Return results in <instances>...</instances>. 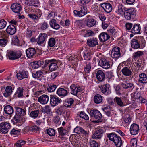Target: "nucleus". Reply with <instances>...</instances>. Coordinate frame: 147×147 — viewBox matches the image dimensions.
<instances>
[{"instance_id": "nucleus-36", "label": "nucleus", "mask_w": 147, "mask_h": 147, "mask_svg": "<svg viewBox=\"0 0 147 147\" xmlns=\"http://www.w3.org/2000/svg\"><path fill=\"white\" fill-rule=\"evenodd\" d=\"M12 92V87L10 86H7L5 88V92L3 93V95L5 97H7L11 94Z\"/></svg>"}, {"instance_id": "nucleus-64", "label": "nucleus", "mask_w": 147, "mask_h": 147, "mask_svg": "<svg viewBox=\"0 0 147 147\" xmlns=\"http://www.w3.org/2000/svg\"><path fill=\"white\" fill-rule=\"evenodd\" d=\"M130 145L131 147H136L137 146V140L136 138H134L131 140Z\"/></svg>"}, {"instance_id": "nucleus-33", "label": "nucleus", "mask_w": 147, "mask_h": 147, "mask_svg": "<svg viewBox=\"0 0 147 147\" xmlns=\"http://www.w3.org/2000/svg\"><path fill=\"white\" fill-rule=\"evenodd\" d=\"M74 131V132L79 134H83L86 135L87 134V132L80 127H77L75 128Z\"/></svg>"}, {"instance_id": "nucleus-12", "label": "nucleus", "mask_w": 147, "mask_h": 147, "mask_svg": "<svg viewBox=\"0 0 147 147\" xmlns=\"http://www.w3.org/2000/svg\"><path fill=\"white\" fill-rule=\"evenodd\" d=\"M98 65L105 69H108L110 67L109 61L104 58L100 59L99 61Z\"/></svg>"}, {"instance_id": "nucleus-44", "label": "nucleus", "mask_w": 147, "mask_h": 147, "mask_svg": "<svg viewBox=\"0 0 147 147\" xmlns=\"http://www.w3.org/2000/svg\"><path fill=\"white\" fill-rule=\"evenodd\" d=\"M24 91L23 88L22 87L18 88L15 95L18 97H20L23 96V93Z\"/></svg>"}, {"instance_id": "nucleus-43", "label": "nucleus", "mask_w": 147, "mask_h": 147, "mask_svg": "<svg viewBox=\"0 0 147 147\" xmlns=\"http://www.w3.org/2000/svg\"><path fill=\"white\" fill-rule=\"evenodd\" d=\"M54 62H56V63H53L50 64L49 69L51 72L56 70L58 68L57 65V61Z\"/></svg>"}, {"instance_id": "nucleus-24", "label": "nucleus", "mask_w": 147, "mask_h": 147, "mask_svg": "<svg viewBox=\"0 0 147 147\" xmlns=\"http://www.w3.org/2000/svg\"><path fill=\"white\" fill-rule=\"evenodd\" d=\"M110 38V36L107 33L103 32L99 36L100 40L102 42H104Z\"/></svg>"}, {"instance_id": "nucleus-4", "label": "nucleus", "mask_w": 147, "mask_h": 147, "mask_svg": "<svg viewBox=\"0 0 147 147\" xmlns=\"http://www.w3.org/2000/svg\"><path fill=\"white\" fill-rule=\"evenodd\" d=\"M141 42H142V45L141 44L140 42H139L138 39L136 38H134L132 39L131 42V46L132 48L134 49H138L140 47L141 45L142 46H144L145 43V40L144 39L141 40Z\"/></svg>"}, {"instance_id": "nucleus-49", "label": "nucleus", "mask_w": 147, "mask_h": 147, "mask_svg": "<svg viewBox=\"0 0 147 147\" xmlns=\"http://www.w3.org/2000/svg\"><path fill=\"white\" fill-rule=\"evenodd\" d=\"M56 43L55 39L53 38H50L48 41V46L50 47L54 46Z\"/></svg>"}, {"instance_id": "nucleus-56", "label": "nucleus", "mask_w": 147, "mask_h": 147, "mask_svg": "<svg viewBox=\"0 0 147 147\" xmlns=\"http://www.w3.org/2000/svg\"><path fill=\"white\" fill-rule=\"evenodd\" d=\"M47 133L50 136H53L55 135V130L52 128H50L46 130Z\"/></svg>"}, {"instance_id": "nucleus-22", "label": "nucleus", "mask_w": 147, "mask_h": 147, "mask_svg": "<svg viewBox=\"0 0 147 147\" xmlns=\"http://www.w3.org/2000/svg\"><path fill=\"white\" fill-rule=\"evenodd\" d=\"M26 53L28 58H31L36 53V51L34 48H29L26 50Z\"/></svg>"}, {"instance_id": "nucleus-6", "label": "nucleus", "mask_w": 147, "mask_h": 147, "mask_svg": "<svg viewBox=\"0 0 147 147\" xmlns=\"http://www.w3.org/2000/svg\"><path fill=\"white\" fill-rule=\"evenodd\" d=\"M124 17L127 20H130L131 18L133 19L135 16V11L133 8H130L126 10L124 13Z\"/></svg>"}, {"instance_id": "nucleus-16", "label": "nucleus", "mask_w": 147, "mask_h": 147, "mask_svg": "<svg viewBox=\"0 0 147 147\" xmlns=\"http://www.w3.org/2000/svg\"><path fill=\"white\" fill-rule=\"evenodd\" d=\"M105 132L104 129H100L97 130L92 135L93 138L100 139L103 135Z\"/></svg>"}, {"instance_id": "nucleus-32", "label": "nucleus", "mask_w": 147, "mask_h": 147, "mask_svg": "<svg viewBox=\"0 0 147 147\" xmlns=\"http://www.w3.org/2000/svg\"><path fill=\"white\" fill-rule=\"evenodd\" d=\"M65 107L64 105H62L56 109V113L58 115H61L64 114Z\"/></svg>"}, {"instance_id": "nucleus-17", "label": "nucleus", "mask_w": 147, "mask_h": 147, "mask_svg": "<svg viewBox=\"0 0 147 147\" xmlns=\"http://www.w3.org/2000/svg\"><path fill=\"white\" fill-rule=\"evenodd\" d=\"M11 8L14 12L18 13L22 10V7L19 3H14L12 5Z\"/></svg>"}, {"instance_id": "nucleus-29", "label": "nucleus", "mask_w": 147, "mask_h": 147, "mask_svg": "<svg viewBox=\"0 0 147 147\" xmlns=\"http://www.w3.org/2000/svg\"><path fill=\"white\" fill-rule=\"evenodd\" d=\"M5 113L8 115H11L13 113L14 109L12 106L10 105L6 106L4 109Z\"/></svg>"}, {"instance_id": "nucleus-2", "label": "nucleus", "mask_w": 147, "mask_h": 147, "mask_svg": "<svg viewBox=\"0 0 147 147\" xmlns=\"http://www.w3.org/2000/svg\"><path fill=\"white\" fill-rule=\"evenodd\" d=\"M21 51H15L11 50L7 51V55L9 59L11 60H15L19 58L21 56Z\"/></svg>"}, {"instance_id": "nucleus-1", "label": "nucleus", "mask_w": 147, "mask_h": 147, "mask_svg": "<svg viewBox=\"0 0 147 147\" xmlns=\"http://www.w3.org/2000/svg\"><path fill=\"white\" fill-rule=\"evenodd\" d=\"M107 137L109 140L113 141L116 147H120L122 145V142L121 138L114 132L107 134Z\"/></svg>"}, {"instance_id": "nucleus-14", "label": "nucleus", "mask_w": 147, "mask_h": 147, "mask_svg": "<svg viewBox=\"0 0 147 147\" xmlns=\"http://www.w3.org/2000/svg\"><path fill=\"white\" fill-rule=\"evenodd\" d=\"M74 14L79 17H82L86 14L87 13V9L86 7L83 6L81 8L80 11L74 10Z\"/></svg>"}, {"instance_id": "nucleus-21", "label": "nucleus", "mask_w": 147, "mask_h": 147, "mask_svg": "<svg viewBox=\"0 0 147 147\" xmlns=\"http://www.w3.org/2000/svg\"><path fill=\"white\" fill-rule=\"evenodd\" d=\"M47 37V34L45 33H41L37 39L38 44H43Z\"/></svg>"}, {"instance_id": "nucleus-19", "label": "nucleus", "mask_w": 147, "mask_h": 147, "mask_svg": "<svg viewBox=\"0 0 147 147\" xmlns=\"http://www.w3.org/2000/svg\"><path fill=\"white\" fill-rule=\"evenodd\" d=\"M16 76L18 79L20 80L27 78L28 76V71L23 70L17 74Z\"/></svg>"}, {"instance_id": "nucleus-25", "label": "nucleus", "mask_w": 147, "mask_h": 147, "mask_svg": "<svg viewBox=\"0 0 147 147\" xmlns=\"http://www.w3.org/2000/svg\"><path fill=\"white\" fill-rule=\"evenodd\" d=\"M96 76L97 80L100 82H102L105 80V74L102 70H99L97 71Z\"/></svg>"}, {"instance_id": "nucleus-31", "label": "nucleus", "mask_w": 147, "mask_h": 147, "mask_svg": "<svg viewBox=\"0 0 147 147\" xmlns=\"http://www.w3.org/2000/svg\"><path fill=\"white\" fill-rule=\"evenodd\" d=\"M121 85L123 88L125 89H133L135 86L133 83L127 82H125V83H122Z\"/></svg>"}, {"instance_id": "nucleus-26", "label": "nucleus", "mask_w": 147, "mask_h": 147, "mask_svg": "<svg viewBox=\"0 0 147 147\" xmlns=\"http://www.w3.org/2000/svg\"><path fill=\"white\" fill-rule=\"evenodd\" d=\"M15 112L16 115L20 116H24L26 115V113L25 109L18 107L16 108Z\"/></svg>"}, {"instance_id": "nucleus-55", "label": "nucleus", "mask_w": 147, "mask_h": 147, "mask_svg": "<svg viewBox=\"0 0 147 147\" xmlns=\"http://www.w3.org/2000/svg\"><path fill=\"white\" fill-rule=\"evenodd\" d=\"M13 121L16 123H19L22 120V118L21 116L18 115H15L13 119Z\"/></svg>"}, {"instance_id": "nucleus-47", "label": "nucleus", "mask_w": 147, "mask_h": 147, "mask_svg": "<svg viewBox=\"0 0 147 147\" xmlns=\"http://www.w3.org/2000/svg\"><path fill=\"white\" fill-rule=\"evenodd\" d=\"M57 129L59 134L61 136H63L67 134V130L62 127L58 128Z\"/></svg>"}, {"instance_id": "nucleus-51", "label": "nucleus", "mask_w": 147, "mask_h": 147, "mask_svg": "<svg viewBox=\"0 0 147 147\" xmlns=\"http://www.w3.org/2000/svg\"><path fill=\"white\" fill-rule=\"evenodd\" d=\"M39 2L38 0H32L28 3L29 5L34 6L35 7H38V5L39 4Z\"/></svg>"}, {"instance_id": "nucleus-61", "label": "nucleus", "mask_w": 147, "mask_h": 147, "mask_svg": "<svg viewBox=\"0 0 147 147\" xmlns=\"http://www.w3.org/2000/svg\"><path fill=\"white\" fill-rule=\"evenodd\" d=\"M7 22L4 19L0 20V29H3L6 26Z\"/></svg>"}, {"instance_id": "nucleus-60", "label": "nucleus", "mask_w": 147, "mask_h": 147, "mask_svg": "<svg viewBox=\"0 0 147 147\" xmlns=\"http://www.w3.org/2000/svg\"><path fill=\"white\" fill-rule=\"evenodd\" d=\"M12 43L14 45L19 46H20V44L19 42V40L17 36H15L12 40Z\"/></svg>"}, {"instance_id": "nucleus-18", "label": "nucleus", "mask_w": 147, "mask_h": 147, "mask_svg": "<svg viewBox=\"0 0 147 147\" xmlns=\"http://www.w3.org/2000/svg\"><path fill=\"white\" fill-rule=\"evenodd\" d=\"M98 40L97 38H90L87 40V43L90 47H94L98 44Z\"/></svg>"}, {"instance_id": "nucleus-59", "label": "nucleus", "mask_w": 147, "mask_h": 147, "mask_svg": "<svg viewBox=\"0 0 147 147\" xmlns=\"http://www.w3.org/2000/svg\"><path fill=\"white\" fill-rule=\"evenodd\" d=\"M143 54L144 53L143 51H138L134 53V58H138Z\"/></svg>"}, {"instance_id": "nucleus-5", "label": "nucleus", "mask_w": 147, "mask_h": 147, "mask_svg": "<svg viewBox=\"0 0 147 147\" xmlns=\"http://www.w3.org/2000/svg\"><path fill=\"white\" fill-rule=\"evenodd\" d=\"M120 49L118 47H115L112 49L111 52V56L112 58L117 60L121 56L120 52Z\"/></svg>"}, {"instance_id": "nucleus-45", "label": "nucleus", "mask_w": 147, "mask_h": 147, "mask_svg": "<svg viewBox=\"0 0 147 147\" xmlns=\"http://www.w3.org/2000/svg\"><path fill=\"white\" fill-rule=\"evenodd\" d=\"M40 29L42 30H45L47 28L49 27V25L48 23L45 21L43 22L40 23Z\"/></svg>"}, {"instance_id": "nucleus-38", "label": "nucleus", "mask_w": 147, "mask_h": 147, "mask_svg": "<svg viewBox=\"0 0 147 147\" xmlns=\"http://www.w3.org/2000/svg\"><path fill=\"white\" fill-rule=\"evenodd\" d=\"M74 102V100L72 98L66 99L65 100V102L63 105L65 107H69L71 106Z\"/></svg>"}, {"instance_id": "nucleus-23", "label": "nucleus", "mask_w": 147, "mask_h": 147, "mask_svg": "<svg viewBox=\"0 0 147 147\" xmlns=\"http://www.w3.org/2000/svg\"><path fill=\"white\" fill-rule=\"evenodd\" d=\"M49 100L48 96L45 94L40 96L38 99V101L41 104H46L48 102Z\"/></svg>"}, {"instance_id": "nucleus-15", "label": "nucleus", "mask_w": 147, "mask_h": 147, "mask_svg": "<svg viewBox=\"0 0 147 147\" xmlns=\"http://www.w3.org/2000/svg\"><path fill=\"white\" fill-rule=\"evenodd\" d=\"M131 134L133 135H136L139 132V126L137 124L133 123L131 125L130 129Z\"/></svg>"}, {"instance_id": "nucleus-30", "label": "nucleus", "mask_w": 147, "mask_h": 147, "mask_svg": "<svg viewBox=\"0 0 147 147\" xmlns=\"http://www.w3.org/2000/svg\"><path fill=\"white\" fill-rule=\"evenodd\" d=\"M57 94L60 96L65 97L67 95V90L62 88H59L57 91Z\"/></svg>"}, {"instance_id": "nucleus-28", "label": "nucleus", "mask_w": 147, "mask_h": 147, "mask_svg": "<svg viewBox=\"0 0 147 147\" xmlns=\"http://www.w3.org/2000/svg\"><path fill=\"white\" fill-rule=\"evenodd\" d=\"M126 8L122 5H119L116 10V12L118 14L123 15L126 11Z\"/></svg>"}, {"instance_id": "nucleus-13", "label": "nucleus", "mask_w": 147, "mask_h": 147, "mask_svg": "<svg viewBox=\"0 0 147 147\" xmlns=\"http://www.w3.org/2000/svg\"><path fill=\"white\" fill-rule=\"evenodd\" d=\"M100 5L105 12L107 13H110L112 11V6L109 3L106 2L102 3H101Z\"/></svg>"}, {"instance_id": "nucleus-34", "label": "nucleus", "mask_w": 147, "mask_h": 147, "mask_svg": "<svg viewBox=\"0 0 147 147\" xmlns=\"http://www.w3.org/2000/svg\"><path fill=\"white\" fill-rule=\"evenodd\" d=\"M51 26L53 28L57 30L60 28L59 25L56 23V21L55 19L51 20L49 22Z\"/></svg>"}, {"instance_id": "nucleus-39", "label": "nucleus", "mask_w": 147, "mask_h": 147, "mask_svg": "<svg viewBox=\"0 0 147 147\" xmlns=\"http://www.w3.org/2000/svg\"><path fill=\"white\" fill-rule=\"evenodd\" d=\"M40 110L38 109L32 111L29 114L30 116L34 119H36L38 117L39 115Z\"/></svg>"}, {"instance_id": "nucleus-8", "label": "nucleus", "mask_w": 147, "mask_h": 147, "mask_svg": "<svg viewBox=\"0 0 147 147\" xmlns=\"http://www.w3.org/2000/svg\"><path fill=\"white\" fill-rule=\"evenodd\" d=\"M11 127L10 124L7 122H2L0 124V132L6 133Z\"/></svg>"}, {"instance_id": "nucleus-48", "label": "nucleus", "mask_w": 147, "mask_h": 147, "mask_svg": "<svg viewBox=\"0 0 147 147\" xmlns=\"http://www.w3.org/2000/svg\"><path fill=\"white\" fill-rule=\"evenodd\" d=\"M57 87V86L56 85L50 84L48 86L47 90L49 92H52L55 90Z\"/></svg>"}, {"instance_id": "nucleus-35", "label": "nucleus", "mask_w": 147, "mask_h": 147, "mask_svg": "<svg viewBox=\"0 0 147 147\" xmlns=\"http://www.w3.org/2000/svg\"><path fill=\"white\" fill-rule=\"evenodd\" d=\"M140 25L139 24H134L131 29V32L134 34L139 33H140Z\"/></svg>"}, {"instance_id": "nucleus-3", "label": "nucleus", "mask_w": 147, "mask_h": 147, "mask_svg": "<svg viewBox=\"0 0 147 147\" xmlns=\"http://www.w3.org/2000/svg\"><path fill=\"white\" fill-rule=\"evenodd\" d=\"M34 13L28 14V16L31 19L34 20L38 21L42 15L41 11L38 9H35L34 10Z\"/></svg>"}, {"instance_id": "nucleus-20", "label": "nucleus", "mask_w": 147, "mask_h": 147, "mask_svg": "<svg viewBox=\"0 0 147 147\" xmlns=\"http://www.w3.org/2000/svg\"><path fill=\"white\" fill-rule=\"evenodd\" d=\"M7 33L11 35H13L15 34L16 31V27L12 24L9 25L6 30Z\"/></svg>"}, {"instance_id": "nucleus-27", "label": "nucleus", "mask_w": 147, "mask_h": 147, "mask_svg": "<svg viewBox=\"0 0 147 147\" xmlns=\"http://www.w3.org/2000/svg\"><path fill=\"white\" fill-rule=\"evenodd\" d=\"M122 74L126 76H130L132 74V72L130 68L125 67L121 70Z\"/></svg>"}, {"instance_id": "nucleus-37", "label": "nucleus", "mask_w": 147, "mask_h": 147, "mask_svg": "<svg viewBox=\"0 0 147 147\" xmlns=\"http://www.w3.org/2000/svg\"><path fill=\"white\" fill-rule=\"evenodd\" d=\"M140 77L139 82L142 83H145L147 82V76L146 75L142 73L139 75Z\"/></svg>"}, {"instance_id": "nucleus-63", "label": "nucleus", "mask_w": 147, "mask_h": 147, "mask_svg": "<svg viewBox=\"0 0 147 147\" xmlns=\"http://www.w3.org/2000/svg\"><path fill=\"white\" fill-rule=\"evenodd\" d=\"M89 143L90 147H99L98 144L95 141L91 140L90 141Z\"/></svg>"}, {"instance_id": "nucleus-57", "label": "nucleus", "mask_w": 147, "mask_h": 147, "mask_svg": "<svg viewBox=\"0 0 147 147\" xmlns=\"http://www.w3.org/2000/svg\"><path fill=\"white\" fill-rule=\"evenodd\" d=\"M43 72L41 71H37L35 73H32V76L34 78H39L41 76Z\"/></svg>"}, {"instance_id": "nucleus-58", "label": "nucleus", "mask_w": 147, "mask_h": 147, "mask_svg": "<svg viewBox=\"0 0 147 147\" xmlns=\"http://www.w3.org/2000/svg\"><path fill=\"white\" fill-rule=\"evenodd\" d=\"M51 109L49 105H47L43 107L42 111L44 112L47 113H50L51 111Z\"/></svg>"}, {"instance_id": "nucleus-53", "label": "nucleus", "mask_w": 147, "mask_h": 147, "mask_svg": "<svg viewBox=\"0 0 147 147\" xmlns=\"http://www.w3.org/2000/svg\"><path fill=\"white\" fill-rule=\"evenodd\" d=\"M79 116L80 117L83 118L85 120H89V117L84 112L82 111L80 112Z\"/></svg>"}, {"instance_id": "nucleus-7", "label": "nucleus", "mask_w": 147, "mask_h": 147, "mask_svg": "<svg viewBox=\"0 0 147 147\" xmlns=\"http://www.w3.org/2000/svg\"><path fill=\"white\" fill-rule=\"evenodd\" d=\"M70 93L72 94L77 96L78 94L83 91V89L80 87L77 86L76 84H72L70 86Z\"/></svg>"}, {"instance_id": "nucleus-11", "label": "nucleus", "mask_w": 147, "mask_h": 147, "mask_svg": "<svg viewBox=\"0 0 147 147\" xmlns=\"http://www.w3.org/2000/svg\"><path fill=\"white\" fill-rule=\"evenodd\" d=\"M62 102L61 99L57 96H51L50 97V104L52 107L58 105Z\"/></svg>"}, {"instance_id": "nucleus-9", "label": "nucleus", "mask_w": 147, "mask_h": 147, "mask_svg": "<svg viewBox=\"0 0 147 147\" xmlns=\"http://www.w3.org/2000/svg\"><path fill=\"white\" fill-rule=\"evenodd\" d=\"M100 88L101 91L106 95H108L111 93L110 86L108 84L102 85Z\"/></svg>"}, {"instance_id": "nucleus-42", "label": "nucleus", "mask_w": 147, "mask_h": 147, "mask_svg": "<svg viewBox=\"0 0 147 147\" xmlns=\"http://www.w3.org/2000/svg\"><path fill=\"white\" fill-rule=\"evenodd\" d=\"M94 102L96 104L100 103L102 100V98L101 96L99 94L95 95L94 97Z\"/></svg>"}, {"instance_id": "nucleus-50", "label": "nucleus", "mask_w": 147, "mask_h": 147, "mask_svg": "<svg viewBox=\"0 0 147 147\" xmlns=\"http://www.w3.org/2000/svg\"><path fill=\"white\" fill-rule=\"evenodd\" d=\"M26 143V142L23 140H20L18 141L16 143V146L17 147H21Z\"/></svg>"}, {"instance_id": "nucleus-40", "label": "nucleus", "mask_w": 147, "mask_h": 147, "mask_svg": "<svg viewBox=\"0 0 147 147\" xmlns=\"http://www.w3.org/2000/svg\"><path fill=\"white\" fill-rule=\"evenodd\" d=\"M114 101L117 105L120 107H122L125 106L121 98L119 97H115L114 99Z\"/></svg>"}, {"instance_id": "nucleus-41", "label": "nucleus", "mask_w": 147, "mask_h": 147, "mask_svg": "<svg viewBox=\"0 0 147 147\" xmlns=\"http://www.w3.org/2000/svg\"><path fill=\"white\" fill-rule=\"evenodd\" d=\"M87 25L89 27H92L94 26L96 23V20L94 19H89L87 20Z\"/></svg>"}, {"instance_id": "nucleus-54", "label": "nucleus", "mask_w": 147, "mask_h": 147, "mask_svg": "<svg viewBox=\"0 0 147 147\" xmlns=\"http://www.w3.org/2000/svg\"><path fill=\"white\" fill-rule=\"evenodd\" d=\"M42 61H36L34 62L33 67L34 68H37L39 67L42 66Z\"/></svg>"}, {"instance_id": "nucleus-10", "label": "nucleus", "mask_w": 147, "mask_h": 147, "mask_svg": "<svg viewBox=\"0 0 147 147\" xmlns=\"http://www.w3.org/2000/svg\"><path fill=\"white\" fill-rule=\"evenodd\" d=\"M90 114L92 118L98 120H100L102 117L101 113L98 110H91L90 112Z\"/></svg>"}, {"instance_id": "nucleus-46", "label": "nucleus", "mask_w": 147, "mask_h": 147, "mask_svg": "<svg viewBox=\"0 0 147 147\" xmlns=\"http://www.w3.org/2000/svg\"><path fill=\"white\" fill-rule=\"evenodd\" d=\"M54 61H57V60L53 59L49 60H45V61H42V67H45L49 63Z\"/></svg>"}, {"instance_id": "nucleus-62", "label": "nucleus", "mask_w": 147, "mask_h": 147, "mask_svg": "<svg viewBox=\"0 0 147 147\" xmlns=\"http://www.w3.org/2000/svg\"><path fill=\"white\" fill-rule=\"evenodd\" d=\"M20 130L17 128H13L11 131L10 134L11 135H18L20 134Z\"/></svg>"}, {"instance_id": "nucleus-52", "label": "nucleus", "mask_w": 147, "mask_h": 147, "mask_svg": "<svg viewBox=\"0 0 147 147\" xmlns=\"http://www.w3.org/2000/svg\"><path fill=\"white\" fill-rule=\"evenodd\" d=\"M91 65L90 63H86V66L84 67V71L85 73L88 74L91 69Z\"/></svg>"}]
</instances>
